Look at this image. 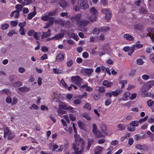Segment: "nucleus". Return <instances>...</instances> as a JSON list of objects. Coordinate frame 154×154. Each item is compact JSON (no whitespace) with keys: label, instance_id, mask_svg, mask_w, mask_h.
I'll return each instance as SVG.
<instances>
[{"label":"nucleus","instance_id":"19","mask_svg":"<svg viewBox=\"0 0 154 154\" xmlns=\"http://www.w3.org/2000/svg\"><path fill=\"white\" fill-rule=\"evenodd\" d=\"M134 28L135 30H141L143 28V25L141 24H137L134 26Z\"/></svg>","mask_w":154,"mask_h":154},{"label":"nucleus","instance_id":"21","mask_svg":"<svg viewBox=\"0 0 154 154\" xmlns=\"http://www.w3.org/2000/svg\"><path fill=\"white\" fill-rule=\"evenodd\" d=\"M81 88L83 89L85 88L86 91L88 92L91 91L93 89L92 88L90 87V86H88L87 84H85L84 85H82Z\"/></svg>","mask_w":154,"mask_h":154},{"label":"nucleus","instance_id":"5","mask_svg":"<svg viewBox=\"0 0 154 154\" xmlns=\"http://www.w3.org/2000/svg\"><path fill=\"white\" fill-rule=\"evenodd\" d=\"M82 17L81 14H78L73 15L71 18V20L72 21H75L76 23L79 22L81 20L80 19Z\"/></svg>","mask_w":154,"mask_h":154},{"label":"nucleus","instance_id":"36","mask_svg":"<svg viewBox=\"0 0 154 154\" xmlns=\"http://www.w3.org/2000/svg\"><path fill=\"white\" fill-rule=\"evenodd\" d=\"M139 121H135L131 122L130 125H132L133 127H136L138 126L139 124Z\"/></svg>","mask_w":154,"mask_h":154},{"label":"nucleus","instance_id":"58","mask_svg":"<svg viewBox=\"0 0 154 154\" xmlns=\"http://www.w3.org/2000/svg\"><path fill=\"white\" fill-rule=\"evenodd\" d=\"M100 94H95L94 96V98L95 100H97L100 98Z\"/></svg>","mask_w":154,"mask_h":154},{"label":"nucleus","instance_id":"12","mask_svg":"<svg viewBox=\"0 0 154 154\" xmlns=\"http://www.w3.org/2000/svg\"><path fill=\"white\" fill-rule=\"evenodd\" d=\"M135 148L138 149L144 150L146 149L147 147L145 145H141L140 144H137L135 146Z\"/></svg>","mask_w":154,"mask_h":154},{"label":"nucleus","instance_id":"17","mask_svg":"<svg viewBox=\"0 0 154 154\" xmlns=\"http://www.w3.org/2000/svg\"><path fill=\"white\" fill-rule=\"evenodd\" d=\"M93 129L92 132L95 135H97L99 132V130H97V127L96 125L94 124L92 125Z\"/></svg>","mask_w":154,"mask_h":154},{"label":"nucleus","instance_id":"47","mask_svg":"<svg viewBox=\"0 0 154 154\" xmlns=\"http://www.w3.org/2000/svg\"><path fill=\"white\" fill-rule=\"evenodd\" d=\"M26 21H24L23 23H19L18 25L20 27V28H24L23 27L26 25Z\"/></svg>","mask_w":154,"mask_h":154},{"label":"nucleus","instance_id":"4","mask_svg":"<svg viewBox=\"0 0 154 154\" xmlns=\"http://www.w3.org/2000/svg\"><path fill=\"white\" fill-rule=\"evenodd\" d=\"M89 22L88 20H85L84 19L81 20L79 22L76 23V25L80 27H85L89 23Z\"/></svg>","mask_w":154,"mask_h":154},{"label":"nucleus","instance_id":"33","mask_svg":"<svg viewBox=\"0 0 154 154\" xmlns=\"http://www.w3.org/2000/svg\"><path fill=\"white\" fill-rule=\"evenodd\" d=\"M146 85L150 88H151L154 85V80L149 81L146 83Z\"/></svg>","mask_w":154,"mask_h":154},{"label":"nucleus","instance_id":"16","mask_svg":"<svg viewBox=\"0 0 154 154\" xmlns=\"http://www.w3.org/2000/svg\"><path fill=\"white\" fill-rule=\"evenodd\" d=\"M64 36V34L63 33H59L52 37V38H53V39L54 40H57L63 38Z\"/></svg>","mask_w":154,"mask_h":154},{"label":"nucleus","instance_id":"15","mask_svg":"<svg viewBox=\"0 0 154 154\" xmlns=\"http://www.w3.org/2000/svg\"><path fill=\"white\" fill-rule=\"evenodd\" d=\"M18 89L20 91L25 92L29 91L30 90L29 88L26 86H23L18 88Z\"/></svg>","mask_w":154,"mask_h":154},{"label":"nucleus","instance_id":"45","mask_svg":"<svg viewBox=\"0 0 154 154\" xmlns=\"http://www.w3.org/2000/svg\"><path fill=\"white\" fill-rule=\"evenodd\" d=\"M4 137L5 140H10L14 137V135H4Z\"/></svg>","mask_w":154,"mask_h":154},{"label":"nucleus","instance_id":"51","mask_svg":"<svg viewBox=\"0 0 154 154\" xmlns=\"http://www.w3.org/2000/svg\"><path fill=\"white\" fill-rule=\"evenodd\" d=\"M81 101L80 99H77L74 100L73 103L75 105H79L81 103Z\"/></svg>","mask_w":154,"mask_h":154},{"label":"nucleus","instance_id":"11","mask_svg":"<svg viewBox=\"0 0 154 154\" xmlns=\"http://www.w3.org/2000/svg\"><path fill=\"white\" fill-rule=\"evenodd\" d=\"M103 148L100 146H97L94 151V154H101Z\"/></svg>","mask_w":154,"mask_h":154},{"label":"nucleus","instance_id":"63","mask_svg":"<svg viewBox=\"0 0 154 154\" xmlns=\"http://www.w3.org/2000/svg\"><path fill=\"white\" fill-rule=\"evenodd\" d=\"M19 32L21 35H25V29L24 28H20L19 29Z\"/></svg>","mask_w":154,"mask_h":154},{"label":"nucleus","instance_id":"41","mask_svg":"<svg viewBox=\"0 0 154 154\" xmlns=\"http://www.w3.org/2000/svg\"><path fill=\"white\" fill-rule=\"evenodd\" d=\"M14 34H17V33L15 32L14 30H11L9 31L8 33V35L9 36H12Z\"/></svg>","mask_w":154,"mask_h":154},{"label":"nucleus","instance_id":"18","mask_svg":"<svg viewBox=\"0 0 154 154\" xmlns=\"http://www.w3.org/2000/svg\"><path fill=\"white\" fill-rule=\"evenodd\" d=\"M100 129L101 131L102 132L106 134V135H107L106 133V131L107 130V127L106 125L104 124H102L100 127Z\"/></svg>","mask_w":154,"mask_h":154},{"label":"nucleus","instance_id":"28","mask_svg":"<svg viewBox=\"0 0 154 154\" xmlns=\"http://www.w3.org/2000/svg\"><path fill=\"white\" fill-rule=\"evenodd\" d=\"M1 93L2 94H5L8 96H9L10 95V91L8 89H3L1 91Z\"/></svg>","mask_w":154,"mask_h":154},{"label":"nucleus","instance_id":"48","mask_svg":"<svg viewBox=\"0 0 154 154\" xmlns=\"http://www.w3.org/2000/svg\"><path fill=\"white\" fill-rule=\"evenodd\" d=\"M60 83L65 88H67V85L66 84L64 80L62 79L60 82Z\"/></svg>","mask_w":154,"mask_h":154},{"label":"nucleus","instance_id":"23","mask_svg":"<svg viewBox=\"0 0 154 154\" xmlns=\"http://www.w3.org/2000/svg\"><path fill=\"white\" fill-rule=\"evenodd\" d=\"M36 12L35 11L32 12H30L28 14L27 19L28 20L31 19L36 14Z\"/></svg>","mask_w":154,"mask_h":154},{"label":"nucleus","instance_id":"39","mask_svg":"<svg viewBox=\"0 0 154 154\" xmlns=\"http://www.w3.org/2000/svg\"><path fill=\"white\" fill-rule=\"evenodd\" d=\"M109 28L108 26L101 27L100 28V30L101 31H102L103 32L109 31Z\"/></svg>","mask_w":154,"mask_h":154},{"label":"nucleus","instance_id":"30","mask_svg":"<svg viewBox=\"0 0 154 154\" xmlns=\"http://www.w3.org/2000/svg\"><path fill=\"white\" fill-rule=\"evenodd\" d=\"M52 17L48 16V15H45L42 16L41 18V19L44 21H48Z\"/></svg>","mask_w":154,"mask_h":154},{"label":"nucleus","instance_id":"42","mask_svg":"<svg viewBox=\"0 0 154 154\" xmlns=\"http://www.w3.org/2000/svg\"><path fill=\"white\" fill-rule=\"evenodd\" d=\"M100 31H101L100 30V28L98 29L97 28H95L93 31V33L94 34L98 35Z\"/></svg>","mask_w":154,"mask_h":154},{"label":"nucleus","instance_id":"20","mask_svg":"<svg viewBox=\"0 0 154 154\" xmlns=\"http://www.w3.org/2000/svg\"><path fill=\"white\" fill-rule=\"evenodd\" d=\"M122 91L121 90L117 89L112 92V95L115 97H116Z\"/></svg>","mask_w":154,"mask_h":154},{"label":"nucleus","instance_id":"61","mask_svg":"<svg viewBox=\"0 0 154 154\" xmlns=\"http://www.w3.org/2000/svg\"><path fill=\"white\" fill-rule=\"evenodd\" d=\"M137 63L138 65H142L143 63V60L141 59H138L137 60Z\"/></svg>","mask_w":154,"mask_h":154},{"label":"nucleus","instance_id":"62","mask_svg":"<svg viewBox=\"0 0 154 154\" xmlns=\"http://www.w3.org/2000/svg\"><path fill=\"white\" fill-rule=\"evenodd\" d=\"M105 96L106 97H109V98H111L112 97V93H109V92H106L105 93Z\"/></svg>","mask_w":154,"mask_h":154},{"label":"nucleus","instance_id":"27","mask_svg":"<svg viewBox=\"0 0 154 154\" xmlns=\"http://www.w3.org/2000/svg\"><path fill=\"white\" fill-rule=\"evenodd\" d=\"M130 93L128 92H125L122 97V100L125 101L128 100V98L129 96Z\"/></svg>","mask_w":154,"mask_h":154},{"label":"nucleus","instance_id":"59","mask_svg":"<svg viewBox=\"0 0 154 154\" xmlns=\"http://www.w3.org/2000/svg\"><path fill=\"white\" fill-rule=\"evenodd\" d=\"M32 107L33 108V109H37L38 108V106L35 104H32V106L30 107V109H32Z\"/></svg>","mask_w":154,"mask_h":154},{"label":"nucleus","instance_id":"54","mask_svg":"<svg viewBox=\"0 0 154 154\" xmlns=\"http://www.w3.org/2000/svg\"><path fill=\"white\" fill-rule=\"evenodd\" d=\"M84 107L87 109L89 110H90L91 109V106L88 103H86L84 106Z\"/></svg>","mask_w":154,"mask_h":154},{"label":"nucleus","instance_id":"40","mask_svg":"<svg viewBox=\"0 0 154 154\" xmlns=\"http://www.w3.org/2000/svg\"><path fill=\"white\" fill-rule=\"evenodd\" d=\"M127 81L126 80H124L120 81L119 82V84L120 85H121V88H123L125 87V84H127Z\"/></svg>","mask_w":154,"mask_h":154},{"label":"nucleus","instance_id":"34","mask_svg":"<svg viewBox=\"0 0 154 154\" xmlns=\"http://www.w3.org/2000/svg\"><path fill=\"white\" fill-rule=\"evenodd\" d=\"M145 138V137L143 136H142L140 135H134V138L135 140L138 141L142 139Z\"/></svg>","mask_w":154,"mask_h":154},{"label":"nucleus","instance_id":"31","mask_svg":"<svg viewBox=\"0 0 154 154\" xmlns=\"http://www.w3.org/2000/svg\"><path fill=\"white\" fill-rule=\"evenodd\" d=\"M59 4L60 6L62 8H64L67 5V3L64 0H62Z\"/></svg>","mask_w":154,"mask_h":154},{"label":"nucleus","instance_id":"50","mask_svg":"<svg viewBox=\"0 0 154 154\" xmlns=\"http://www.w3.org/2000/svg\"><path fill=\"white\" fill-rule=\"evenodd\" d=\"M35 32L34 30L30 29L28 31L27 34L29 36H32L33 35Z\"/></svg>","mask_w":154,"mask_h":154},{"label":"nucleus","instance_id":"53","mask_svg":"<svg viewBox=\"0 0 154 154\" xmlns=\"http://www.w3.org/2000/svg\"><path fill=\"white\" fill-rule=\"evenodd\" d=\"M48 21H49L48 22L50 25H52L54 23V18L52 17Z\"/></svg>","mask_w":154,"mask_h":154},{"label":"nucleus","instance_id":"1","mask_svg":"<svg viewBox=\"0 0 154 154\" xmlns=\"http://www.w3.org/2000/svg\"><path fill=\"white\" fill-rule=\"evenodd\" d=\"M75 141L72 144V148L75 154H82L85 149V142L79 135H75Z\"/></svg>","mask_w":154,"mask_h":154},{"label":"nucleus","instance_id":"10","mask_svg":"<svg viewBox=\"0 0 154 154\" xmlns=\"http://www.w3.org/2000/svg\"><path fill=\"white\" fill-rule=\"evenodd\" d=\"M123 37L128 41H131L134 40V37L128 34H125L124 35Z\"/></svg>","mask_w":154,"mask_h":154},{"label":"nucleus","instance_id":"14","mask_svg":"<svg viewBox=\"0 0 154 154\" xmlns=\"http://www.w3.org/2000/svg\"><path fill=\"white\" fill-rule=\"evenodd\" d=\"M102 12L106 15V17L107 16L110 17V14H111V12L109 10L106 8H103L101 10Z\"/></svg>","mask_w":154,"mask_h":154},{"label":"nucleus","instance_id":"52","mask_svg":"<svg viewBox=\"0 0 154 154\" xmlns=\"http://www.w3.org/2000/svg\"><path fill=\"white\" fill-rule=\"evenodd\" d=\"M148 118V116H146L144 118L140 119L139 120V123H141L142 122H145L147 120Z\"/></svg>","mask_w":154,"mask_h":154},{"label":"nucleus","instance_id":"6","mask_svg":"<svg viewBox=\"0 0 154 154\" xmlns=\"http://www.w3.org/2000/svg\"><path fill=\"white\" fill-rule=\"evenodd\" d=\"M60 109H62L70 111L73 109V108L70 106H68L66 104L62 103L60 105H59Z\"/></svg>","mask_w":154,"mask_h":154},{"label":"nucleus","instance_id":"44","mask_svg":"<svg viewBox=\"0 0 154 154\" xmlns=\"http://www.w3.org/2000/svg\"><path fill=\"white\" fill-rule=\"evenodd\" d=\"M32 0H24L22 4L24 5H28L32 2Z\"/></svg>","mask_w":154,"mask_h":154},{"label":"nucleus","instance_id":"22","mask_svg":"<svg viewBox=\"0 0 154 154\" xmlns=\"http://www.w3.org/2000/svg\"><path fill=\"white\" fill-rule=\"evenodd\" d=\"M78 125L79 128L80 129L82 130L85 129V125L84 123H83L80 121H79L78 122Z\"/></svg>","mask_w":154,"mask_h":154},{"label":"nucleus","instance_id":"24","mask_svg":"<svg viewBox=\"0 0 154 154\" xmlns=\"http://www.w3.org/2000/svg\"><path fill=\"white\" fill-rule=\"evenodd\" d=\"M150 88L148 86L146 85V83H145L144 84L141 88L142 91L143 92H145L148 91Z\"/></svg>","mask_w":154,"mask_h":154},{"label":"nucleus","instance_id":"38","mask_svg":"<svg viewBox=\"0 0 154 154\" xmlns=\"http://www.w3.org/2000/svg\"><path fill=\"white\" fill-rule=\"evenodd\" d=\"M135 50L134 46H132L130 49V50L129 51V52L128 53V54L129 55H131L134 52Z\"/></svg>","mask_w":154,"mask_h":154},{"label":"nucleus","instance_id":"7","mask_svg":"<svg viewBox=\"0 0 154 154\" xmlns=\"http://www.w3.org/2000/svg\"><path fill=\"white\" fill-rule=\"evenodd\" d=\"M43 34L41 35V38L43 39L45 38H47L50 36L51 35V30L49 29L47 32H42Z\"/></svg>","mask_w":154,"mask_h":154},{"label":"nucleus","instance_id":"26","mask_svg":"<svg viewBox=\"0 0 154 154\" xmlns=\"http://www.w3.org/2000/svg\"><path fill=\"white\" fill-rule=\"evenodd\" d=\"M4 135H11V131L8 127L4 128Z\"/></svg>","mask_w":154,"mask_h":154},{"label":"nucleus","instance_id":"29","mask_svg":"<svg viewBox=\"0 0 154 154\" xmlns=\"http://www.w3.org/2000/svg\"><path fill=\"white\" fill-rule=\"evenodd\" d=\"M117 127L118 128L119 130L121 131L124 130L125 128V127L124 125L122 124H119L117 126Z\"/></svg>","mask_w":154,"mask_h":154},{"label":"nucleus","instance_id":"32","mask_svg":"<svg viewBox=\"0 0 154 154\" xmlns=\"http://www.w3.org/2000/svg\"><path fill=\"white\" fill-rule=\"evenodd\" d=\"M139 41H137L136 44L133 45L132 46H134V49H135V48H142L143 46V45L142 44H140Z\"/></svg>","mask_w":154,"mask_h":154},{"label":"nucleus","instance_id":"3","mask_svg":"<svg viewBox=\"0 0 154 154\" xmlns=\"http://www.w3.org/2000/svg\"><path fill=\"white\" fill-rule=\"evenodd\" d=\"M71 79L72 82H74L75 84L78 86H80L82 79L80 76H72Z\"/></svg>","mask_w":154,"mask_h":154},{"label":"nucleus","instance_id":"46","mask_svg":"<svg viewBox=\"0 0 154 154\" xmlns=\"http://www.w3.org/2000/svg\"><path fill=\"white\" fill-rule=\"evenodd\" d=\"M111 99L108 98L105 101V104L106 106H108L111 103Z\"/></svg>","mask_w":154,"mask_h":154},{"label":"nucleus","instance_id":"57","mask_svg":"<svg viewBox=\"0 0 154 154\" xmlns=\"http://www.w3.org/2000/svg\"><path fill=\"white\" fill-rule=\"evenodd\" d=\"M51 146L53 147V148L52 149V152H54L56 151V149H57L58 147V145L55 144H53L52 145H51Z\"/></svg>","mask_w":154,"mask_h":154},{"label":"nucleus","instance_id":"56","mask_svg":"<svg viewBox=\"0 0 154 154\" xmlns=\"http://www.w3.org/2000/svg\"><path fill=\"white\" fill-rule=\"evenodd\" d=\"M100 4L104 6H106L107 4L106 0H100Z\"/></svg>","mask_w":154,"mask_h":154},{"label":"nucleus","instance_id":"25","mask_svg":"<svg viewBox=\"0 0 154 154\" xmlns=\"http://www.w3.org/2000/svg\"><path fill=\"white\" fill-rule=\"evenodd\" d=\"M15 8L16 9L15 11L17 12V13H18L22 10L23 7L22 5L17 4L15 6Z\"/></svg>","mask_w":154,"mask_h":154},{"label":"nucleus","instance_id":"35","mask_svg":"<svg viewBox=\"0 0 154 154\" xmlns=\"http://www.w3.org/2000/svg\"><path fill=\"white\" fill-rule=\"evenodd\" d=\"M23 83L21 82L17 81L13 84V86L14 87H19L22 85Z\"/></svg>","mask_w":154,"mask_h":154},{"label":"nucleus","instance_id":"49","mask_svg":"<svg viewBox=\"0 0 154 154\" xmlns=\"http://www.w3.org/2000/svg\"><path fill=\"white\" fill-rule=\"evenodd\" d=\"M148 31L150 33V34L154 35V28H148Z\"/></svg>","mask_w":154,"mask_h":154},{"label":"nucleus","instance_id":"8","mask_svg":"<svg viewBox=\"0 0 154 154\" xmlns=\"http://www.w3.org/2000/svg\"><path fill=\"white\" fill-rule=\"evenodd\" d=\"M80 8L85 9L88 7V5L87 3L84 1H82L80 4Z\"/></svg>","mask_w":154,"mask_h":154},{"label":"nucleus","instance_id":"55","mask_svg":"<svg viewBox=\"0 0 154 154\" xmlns=\"http://www.w3.org/2000/svg\"><path fill=\"white\" fill-rule=\"evenodd\" d=\"M73 61L72 60L69 61L66 63L67 66L68 67L71 66L73 64Z\"/></svg>","mask_w":154,"mask_h":154},{"label":"nucleus","instance_id":"37","mask_svg":"<svg viewBox=\"0 0 154 154\" xmlns=\"http://www.w3.org/2000/svg\"><path fill=\"white\" fill-rule=\"evenodd\" d=\"M82 116L85 119L88 120H91V118L88 116V115L86 113H84L82 114Z\"/></svg>","mask_w":154,"mask_h":154},{"label":"nucleus","instance_id":"9","mask_svg":"<svg viewBox=\"0 0 154 154\" xmlns=\"http://www.w3.org/2000/svg\"><path fill=\"white\" fill-rule=\"evenodd\" d=\"M103 85L106 88H109L113 85L112 82H109L107 80H105L102 83Z\"/></svg>","mask_w":154,"mask_h":154},{"label":"nucleus","instance_id":"43","mask_svg":"<svg viewBox=\"0 0 154 154\" xmlns=\"http://www.w3.org/2000/svg\"><path fill=\"white\" fill-rule=\"evenodd\" d=\"M9 27V25L8 23H5L2 25L1 29L3 30H6Z\"/></svg>","mask_w":154,"mask_h":154},{"label":"nucleus","instance_id":"13","mask_svg":"<svg viewBox=\"0 0 154 154\" xmlns=\"http://www.w3.org/2000/svg\"><path fill=\"white\" fill-rule=\"evenodd\" d=\"M64 58V56L61 54H60L57 56L56 60L57 62H60L63 60Z\"/></svg>","mask_w":154,"mask_h":154},{"label":"nucleus","instance_id":"60","mask_svg":"<svg viewBox=\"0 0 154 154\" xmlns=\"http://www.w3.org/2000/svg\"><path fill=\"white\" fill-rule=\"evenodd\" d=\"M11 25L13 27H15L18 24V22L17 21H12L11 22Z\"/></svg>","mask_w":154,"mask_h":154},{"label":"nucleus","instance_id":"2","mask_svg":"<svg viewBox=\"0 0 154 154\" xmlns=\"http://www.w3.org/2000/svg\"><path fill=\"white\" fill-rule=\"evenodd\" d=\"M90 12L92 15L89 17V19L91 22L95 21L97 19V15L98 14V11L94 7L90 9Z\"/></svg>","mask_w":154,"mask_h":154},{"label":"nucleus","instance_id":"64","mask_svg":"<svg viewBox=\"0 0 154 154\" xmlns=\"http://www.w3.org/2000/svg\"><path fill=\"white\" fill-rule=\"evenodd\" d=\"M140 11L143 14H146L147 11L143 7H141L140 9Z\"/></svg>","mask_w":154,"mask_h":154}]
</instances>
